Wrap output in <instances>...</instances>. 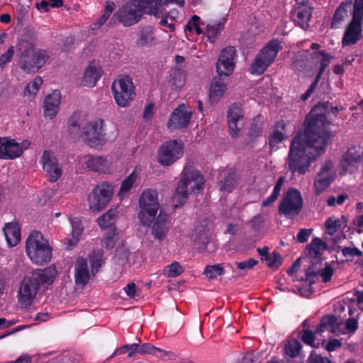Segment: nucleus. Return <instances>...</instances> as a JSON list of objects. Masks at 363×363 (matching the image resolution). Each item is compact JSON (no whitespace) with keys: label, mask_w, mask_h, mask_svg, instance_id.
<instances>
[{"label":"nucleus","mask_w":363,"mask_h":363,"mask_svg":"<svg viewBox=\"0 0 363 363\" xmlns=\"http://www.w3.org/2000/svg\"><path fill=\"white\" fill-rule=\"evenodd\" d=\"M282 49L278 39L269 40L257 54L249 70L251 74L261 75L274 62L279 52Z\"/></svg>","instance_id":"obj_7"},{"label":"nucleus","mask_w":363,"mask_h":363,"mask_svg":"<svg viewBox=\"0 0 363 363\" xmlns=\"http://www.w3.org/2000/svg\"><path fill=\"white\" fill-rule=\"evenodd\" d=\"M308 61V59L305 53L299 55L294 60L292 68L296 72H303L307 69H310V65Z\"/></svg>","instance_id":"obj_49"},{"label":"nucleus","mask_w":363,"mask_h":363,"mask_svg":"<svg viewBox=\"0 0 363 363\" xmlns=\"http://www.w3.org/2000/svg\"><path fill=\"white\" fill-rule=\"evenodd\" d=\"M224 273L225 270L222 264L207 265L203 270V274L209 280L215 279L218 276H221Z\"/></svg>","instance_id":"obj_43"},{"label":"nucleus","mask_w":363,"mask_h":363,"mask_svg":"<svg viewBox=\"0 0 363 363\" xmlns=\"http://www.w3.org/2000/svg\"><path fill=\"white\" fill-rule=\"evenodd\" d=\"M332 182L327 180L326 178H321L317 175L314 180L313 187L316 195L322 194Z\"/></svg>","instance_id":"obj_54"},{"label":"nucleus","mask_w":363,"mask_h":363,"mask_svg":"<svg viewBox=\"0 0 363 363\" xmlns=\"http://www.w3.org/2000/svg\"><path fill=\"white\" fill-rule=\"evenodd\" d=\"M340 109L330 102L315 105L307 115L303 130L292 139L287 157L289 172L304 174L311 163L325 152L329 140L335 135L328 130L329 121L326 113L336 115Z\"/></svg>","instance_id":"obj_1"},{"label":"nucleus","mask_w":363,"mask_h":363,"mask_svg":"<svg viewBox=\"0 0 363 363\" xmlns=\"http://www.w3.org/2000/svg\"><path fill=\"white\" fill-rule=\"evenodd\" d=\"M192 112L187 110L184 104H182L172 112L167 122V127L171 130L186 128L189 124Z\"/></svg>","instance_id":"obj_22"},{"label":"nucleus","mask_w":363,"mask_h":363,"mask_svg":"<svg viewBox=\"0 0 363 363\" xmlns=\"http://www.w3.org/2000/svg\"><path fill=\"white\" fill-rule=\"evenodd\" d=\"M55 279V271L50 267L28 272L20 282L18 291V300L21 307L30 306L38 291L47 289Z\"/></svg>","instance_id":"obj_3"},{"label":"nucleus","mask_w":363,"mask_h":363,"mask_svg":"<svg viewBox=\"0 0 363 363\" xmlns=\"http://www.w3.org/2000/svg\"><path fill=\"white\" fill-rule=\"evenodd\" d=\"M139 345L136 343H133L131 345H123L121 347L118 348L116 353L117 354H123L128 352V356L129 357H133L135 353H139L138 350Z\"/></svg>","instance_id":"obj_58"},{"label":"nucleus","mask_w":363,"mask_h":363,"mask_svg":"<svg viewBox=\"0 0 363 363\" xmlns=\"http://www.w3.org/2000/svg\"><path fill=\"white\" fill-rule=\"evenodd\" d=\"M43 169L48 174V180L57 182L62 174V169L58 164L55 154L50 150H45L40 158Z\"/></svg>","instance_id":"obj_20"},{"label":"nucleus","mask_w":363,"mask_h":363,"mask_svg":"<svg viewBox=\"0 0 363 363\" xmlns=\"http://www.w3.org/2000/svg\"><path fill=\"white\" fill-rule=\"evenodd\" d=\"M318 176L321 178H326L328 181L333 182L335 177V173L333 169V163L331 161L326 162L321 167Z\"/></svg>","instance_id":"obj_50"},{"label":"nucleus","mask_w":363,"mask_h":363,"mask_svg":"<svg viewBox=\"0 0 363 363\" xmlns=\"http://www.w3.org/2000/svg\"><path fill=\"white\" fill-rule=\"evenodd\" d=\"M103 255L104 252L101 250H93L91 252L89 256V262L91 263L92 271L95 270V272H97L104 264V262L102 259Z\"/></svg>","instance_id":"obj_45"},{"label":"nucleus","mask_w":363,"mask_h":363,"mask_svg":"<svg viewBox=\"0 0 363 363\" xmlns=\"http://www.w3.org/2000/svg\"><path fill=\"white\" fill-rule=\"evenodd\" d=\"M26 251L30 259L38 265L48 263L52 258V249L48 240L38 231L32 232L28 237Z\"/></svg>","instance_id":"obj_6"},{"label":"nucleus","mask_w":363,"mask_h":363,"mask_svg":"<svg viewBox=\"0 0 363 363\" xmlns=\"http://www.w3.org/2000/svg\"><path fill=\"white\" fill-rule=\"evenodd\" d=\"M305 54L308 59V63L310 65V69L313 66H316L319 62V60L322 55H325V50H320L318 52H311L309 50H306Z\"/></svg>","instance_id":"obj_59"},{"label":"nucleus","mask_w":363,"mask_h":363,"mask_svg":"<svg viewBox=\"0 0 363 363\" xmlns=\"http://www.w3.org/2000/svg\"><path fill=\"white\" fill-rule=\"evenodd\" d=\"M263 133V124L262 123H259L256 118L253 120L249 132L248 136L252 140L259 138L262 135Z\"/></svg>","instance_id":"obj_53"},{"label":"nucleus","mask_w":363,"mask_h":363,"mask_svg":"<svg viewBox=\"0 0 363 363\" xmlns=\"http://www.w3.org/2000/svg\"><path fill=\"white\" fill-rule=\"evenodd\" d=\"M239 363H260L259 357L254 352L246 353Z\"/></svg>","instance_id":"obj_64"},{"label":"nucleus","mask_w":363,"mask_h":363,"mask_svg":"<svg viewBox=\"0 0 363 363\" xmlns=\"http://www.w3.org/2000/svg\"><path fill=\"white\" fill-rule=\"evenodd\" d=\"M184 143L182 140H169L162 143L157 151V161L162 166H170L184 155Z\"/></svg>","instance_id":"obj_9"},{"label":"nucleus","mask_w":363,"mask_h":363,"mask_svg":"<svg viewBox=\"0 0 363 363\" xmlns=\"http://www.w3.org/2000/svg\"><path fill=\"white\" fill-rule=\"evenodd\" d=\"M352 1L345 0L336 8L330 22L332 29H339L349 16V11L351 9Z\"/></svg>","instance_id":"obj_27"},{"label":"nucleus","mask_w":363,"mask_h":363,"mask_svg":"<svg viewBox=\"0 0 363 363\" xmlns=\"http://www.w3.org/2000/svg\"><path fill=\"white\" fill-rule=\"evenodd\" d=\"M236 50L233 46H227L223 48L219 55L216 65V70L218 74H223L224 77H228L235 69V57Z\"/></svg>","instance_id":"obj_18"},{"label":"nucleus","mask_w":363,"mask_h":363,"mask_svg":"<svg viewBox=\"0 0 363 363\" xmlns=\"http://www.w3.org/2000/svg\"><path fill=\"white\" fill-rule=\"evenodd\" d=\"M0 159L13 160L18 157L23 152V149L20 144L16 143L15 140H9L6 138H2L1 143H0Z\"/></svg>","instance_id":"obj_24"},{"label":"nucleus","mask_w":363,"mask_h":363,"mask_svg":"<svg viewBox=\"0 0 363 363\" xmlns=\"http://www.w3.org/2000/svg\"><path fill=\"white\" fill-rule=\"evenodd\" d=\"M113 194V186L108 182L96 185L88 196L89 209L93 212H100L107 206Z\"/></svg>","instance_id":"obj_10"},{"label":"nucleus","mask_w":363,"mask_h":363,"mask_svg":"<svg viewBox=\"0 0 363 363\" xmlns=\"http://www.w3.org/2000/svg\"><path fill=\"white\" fill-rule=\"evenodd\" d=\"M351 16L352 19L345 27L342 38L343 47L354 45L362 38L363 18L354 16Z\"/></svg>","instance_id":"obj_17"},{"label":"nucleus","mask_w":363,"mask_h":363,"mask_svg":"<svg viewBox=\"0 0 363 363\" xmlns=\"http://www.w3.org/2000/svg\"><path fill=\"white\" fill-rule=\"evenodd\" d=\"M167 218L168 216L167 214H162L160 212L155 222L153 223L151 228V233L155 239L162 240L166 237L169 230Z\"/></svg>","instance_id":"obj_33"},{"label":"nucleus","mask_w":363,"mask_h":363,"mask_svg":"<svg viewBox=\"0 0 363 363\" xmlns=\"http://www.w3.org/2000/svg\"><path fill=\"white\" fill-rule=\"evenodd\" d=\"M327 247L326 242L319 238H314L309 245V249L314 252L315 258L319 257L321 255L320 251L326 250Z\"/></svg>","instance_id":"obj_52"},{"label":"nucleus","mask_w":363,"mask_h":363,"mask_svg":"<svg viewBox=\"0 0 363 363\" xmlns=\"http://www.w3.org/2000/svg\"><path fill=\"white\" fill-rule=\"evenodd\" d=\"M308 363H332L330 359L326 357H323L320 354H316L315 352H311L308 358Z\"/></svg>","instance_id":"obj_61"},{"label":"nucleus","mask_w":363,"mask_h":363,"mask_svg":"<svg viewBox=\"0 0 363 363\" xmlns=\"http://www.w3.org/2000/svg\"><path fill=\"white\" fill-rule=\"evenodd\" d=\"M157 197V191L152 189L145 190L140 196L138 218L144 226L150 225L155 218L160 207Z\"/></svg>","instance_id":"obj_8"},{"label":"nucleus","mask_w":363,"mask_h":363,"mask_svg":"<svg viewBox=\"0 0 363 363\" xmlns=\"http://www.w3.org/2000/svg\"><path fill=\"white\" fill-rule=\"evenodd\" d=\"M210 225L208 220H201L191 233V240L200 253L206 251L207 246L211 242Z\"/></svg>","instance_id":"obj_16"},{"label":"nucleus","mask_w":363,"mask_h":363,"mask_svg":"<svg viewBox=\"0 0 363 363\" xmlns=\"http://www.w3.org/2000/svg\"><path fill=\"white\" fill-rule=\"evenodd\" d=\"M331 58H332V57L330 55H329V54H328L327 52L325 50V55H322L321 59L320 58L319 62H320V67H319L318 71L315 77V78L316 79L320 81L326 67L329 65Z\"/></svg>","instance_id":"obj_56"},{"label":"nucleus","mask_w":363,"mask_h":363,"mask_svg":"<svg viewBox=\"0 0 363 363\" xmlns=\"http://www.w3.org/2000/svg\"><path fill=\"white\" fill-rule=\"evenodd\" d=\"M74 279L77 285L85 286L89 281V272L86 259L79 257L74 267Z\"/></svg>","instance_id":"obj_30"},{"label":"nucleus","mask_w":363,"mask_h":363,"mask_svg":"<svg viewBox=\"0 0 363 363\" xmlns=\"http://www.w3.org/2000/svg\"><path fill=\"white\" fill-rule=\"evenodd\" d=\"M155 30L153 26L147 25L139 28L135 41L137 47L150 48L155 44Z\"/></svg>","instance_id":"obj_28"},{"label":"nucleus","mask_w":363,"mask_h":363,"mask_svg":"<svg viewBox=\"0 0 363 363\" xmlns=\"http://www.w3.org/2000/svg\"><path fill=\"white\" fill-rule=\"evenodd\" d=\"M284 182V177L281 176L278 178L275 186L274 187L273 191L269 196H268L266 199L263 200L262 202V206L263 207H267L273 203L280 195L281 187Z\"/></svg>","instance_id":"obj_40"},{"label":"nucleus","mask_w":363,"mask_h":363,"mask_svg":"<svg viewBox=\"0 0 363 363\" xmlns=\"http://www.w3.org/2000/svg\"><path fill=\"white\" fill-rule=\"evenodd\" d=\"M184 269L179 262L174 261L164 268V275L166 277H177L181 275Z\"/></svg>","instance_id":"obj_47"},{"label":"nucleus","mask_w":363,"mask_h":363,"mask_svg":"<svg viewBox=\"0 0 363 363\" xmlns=\"http://www.w3.org/2000/svg\"><path fill=\"white\" fill-rule=\"evenodd\" d=\"M262 261H266L269 267L277 269L282 263V257L279 252L274 251L272 254H269L263 257Z\"/></svg>","instance_id":"obj_48"},{"label":"nucleus","mask_w":363,"mask_h":363,"mask_svg":"<svg viewBox=\"0 0 363 363\" xmlns=\"http://www.w3.org/2000/svg\"><path fill=\"white\" fill-rule=\"evenodd\" d=\"M286 123L284 120L278 121L272 128V130L268 137L269 151H276L278 145L287 138L286 135Z\"/></svg>","instance_id":"obj_23"},{"label":"nucleus","mask_w":363,"mask_h":363,"mask_svg":"<svg viewBox=\"0 0 363 363\" xmlns=\"http://www.w3.org/2000/svg\"><path fill=\"white\" fill-rule=\"evenodd\" d=\"M339 329V323L337 318L333 314H327L323 315L318 325L315 327V333L319 334L325 331H329L335 333Z\"/></svg>","instance_id":"obj_34"},{"label":"nucleus","mask_w":363,"mask_h":363,"mask_svg":"<svg viewBox=\"0 0 363 363\" xmlns=\"http://www.w3.org/2000/svg\"><path fill=\"white\" fill-rule=\"evenodd\" d=\"M137 9L144 15H152L157 18L163 10L164 6L175 3L183 6L185 0H130Z\"/></svg>","instance_id":"obj_15"},{"label":"nucleus","mask_w":363,"mask_h":363,"mask_svg":"<svg viewBox=\"0 0 363 363\" xmlns=\"http://www.w3.org/2000/svg\"><path fill=\"white\" fill-rule=\"evenodd\" d=\"M191 182L194 183L191 186V193L199 194L203 189L204 178L193 165L186 164L180 174V179L175 191L174 199L178 203L175 204V208L182 206L186 203L189 198L188 186Z\"/></svg>","instance_id":"obj_5"},{"label":"nucleus","mask_w":363,"mask_h":363,"mask_svg":"<svg viewBox=\"0 0 363 363\" xmlns=\"http://www.w3.org/2000/svg\"><path fill=\"white\" fill-rule=\"evenodd\" d=\"M3 232L9 247H14L20 242L21 228L18 223L11 222L6 223L3 228Z\"/></svg>","instance_id":"obj_31"},{"label":"nucleus","mask_w":363,"mask_h":363,"mask_svg":"<svg viewBox=\"0 0 363 363\" xmlns=\"http://www.w3.org/2000/svg\"><path fill=\"white\" fill-rule=\"evenodd\" d=\"M85 159L84 163L89 170L104 174L109 172L111 162L107 157L87 155Z\"/></svg>","instance_id":"obj_25"},{"label":"nucleus","mask_w":363,"mask_h":363,"mask_svg":"<svg viewBox=\"0 0 363 363\" xmlns=\"http://www.w3.org/2000/svg\"><path fill=\"white\" fill-rule=\"evenodd\" d=\"M137 175L133 172L121 183L118 195L120 197L125 196L133 187L136 181Z\"/></svg>","instance_id":"obj_46"},{"label":"nucleus","mask_w":363,"mask_h":363,"mask_svg":"<svg viewBox=\"0 0 363 363\" xmlns=\"http://www.w3.org/2000/svg\"><path fill=\"white\" fill-rule=\"evenodd\" d=\"M303 208V199L301 193L294 188H290L281 201L279 213L289 218L297 216Z\"/></svg>","instance_id":"obj_12"},{"label":"nucleus","mask_w":363,"mask_h":363,"mask_svg":"<svg viewBox=\"0 0 363 363\" xmlns=\"http://www.w3.org/2000/svg\"><path fill=\"white\" fill-rule=\"evenodd\" d=\"M116 240L117 238L115 230H110L106 233L102 240V246L108 250H111L115 247Z\"/></svg>","instance_id":"obj_55"},{"label":"nucleus","mask_w":363,"mask_h":363,"mask_svg":"<svg viewBox=\"0 0 363 363\" xmlns=\"http://www.w3.org/2000/svg\"><path fill=\"white\" fill-rule=\"evenodd\" d=\"M201 23L200 17L197 15H194L187 22L184 26V32L191 33L194 31L197 35H200L203 33V30L200 27Z\"/></svg>","instance_id":"obj_42"},{"label":"nucleus","mask_w":363,"mask_h":363,"mask_svg":"<svg viewBox=\"0 0 363 363\" xmlns=\"http://www.w3.org/2000/svg\"><path fill=\"white\" fill-rule=\"evenodd\" d=\"M37 41L34 30H28L21 35L16 46L21 68L27 74L38 72L50 57L49 50L35 48Z\"/></svg>","instance_id":"obj_2"},{"label":"nucleus","mask_w":363,"mask_h":363,"mask_svg":"<svg viewBox=\"0 0 363 363\" xmlns=\"http://www.w3.org/2000/svg\"><path fill=\"white\" fill-rule=\"evenodd\" d=\"M43 79L40 76H37L35 79L28 83L24 89L25 96H35L39 91L40 87L43 84Z\"/></svg>","instance_id":"obj_44"},{"label":"nucleus","mask_w":363,"mask_h":363,"mask_svg":"<svg viewBox=\"0 0 363 363\" xmlns=\"http://www.w3.org/2000/svg\"><path fill=\"white\" fill-rule=\"evenodd\" d=\"M228 77H224L223 74L215 76L211 82L209 95L211 99L217 100L220 99L226 91Z\"/></svg>","instance_id":"obj_32"},{"label":"nucleus","mask_w":363,"mask_h":363,"mask_svg":"<svg viewBox=\"0 0 363 363\" xmlns=\"http://www.w3.org/2000/svg\"><path fill=\"white\" fill-rule=\"evenodd\" d=\"M116 216V208H111L98 218V225L103 229L111 227L115 224Z\"/></svg>","instance_id":"obj_39"},{"label":"nucleus","mask_w":363,"mask_h":363,"mask_svg":"<svg viewBox=\"0 0 363 363\" xmlns=\"http://www.w3.org/2000/svg\"><path fill=\"white\" fill-rule=\"evenodd\" d=\"M72 225V238L67 240L69 247L75 246L82 235L84 227L82 222L77 218L70 219Z\"/></svg>","instance_id":"obj_36"},{"label":"nucleus","mask_w":363,"mask_h":363,"mask_svg":"<svg viewBox=\"0 0 363 363\" xmlns=\"http://www.w3.org/2000/svg\"><path fill=\"white\" fill-rule=\"evenodd\" d=\"M302 345L296 339L289 340L284 346L285 354L290 357H296L299 355Z\"/></svg>","instance_id":"obj_41"},{"label":"nucleus","mask_w":363,"mask_h":363,"mask_svg":"<svg viewBox=\"0 0 363 363\" xmlns=\"http://www.w3.org/2000/svg\"><path fill=\"white\" fill-rule=\"evenodd\" d=\"M313 11V6L294 7L291 11V18L296 26L303 30H306L309 27V21L311 18Z\"/></svg>","instance_id":"obj_26"},{"label":"nucleus","mask_w":363,"mask_h":363,"mask_svg":"<svg viewBox=\"0 0 363 363\" xmlns=\"http://www.w3.org/2000/svg\"><path fill=\"white\" fill-rule=\"evenodd\" d=\"M14 53V47L10 46L6 52L0 56V67H2L5 64L9 62Z\"/></svg>","instance_id":"obj_62"},{"label":"nucleus","mask_w":363,"mask_h":363,"mask_svg":"<svg viewBox=\"0 0 363 363\" xmlns=\"http://www.w3.org/2000/svg\"><path fill=\"white\" fill-rule=\"evenodd\" d=\"M342 222L340 219H333L328 218L325 222V227L328 230V233L330 235H335L339 228H341Z\"/></svg>","instance_id":"obj_57"},{"label":"nucleus","mask_w":363,"mask_h":363,"mask_svg":"<svg viewBox=\"0 0 363 363\" xmlns=\"http://www.w3.org/2000/svg\"><path fill=\"white\" fill-rule=\"evenodd\" d=\"M351 16L363 18V0H354L352 4Z\"/></svg>","instance_id":"obj_60"},{"label":"nucleus","mask_w":363,"mask_h":363,"mask_svg":"<svg viewBox=\"0 0 363 363\" xmlns=\"http://www.w3.org/2000/svg\"><path fill=\"white\" fill-rule=\"evenodd\" d=\"M143 14L137 9L131 1H128L113 16L123 26L129 27L138 23Z\"/></svg>","instance_id":"obj_19"},{"label":"nucleus","mask_w":363,"mask_h":363,"mask_svg":"<svg viewBox=\"0 0 363 363\" xmlns=\"http://www.w3.org/2000/svg\"><path fill=\"white\" fill-rule=\"evenodd\" d=\"M60 102L61 95L57 90L45 96L43 105L45 116L50 119L55 118L58 112Z\"/></svg>","instance_id":"obj_29"},{"label":"nucleus","mask_w":363,"mask_h":363,"mask_svg":"<svg viewBox=\"0 0 363 363\" xmlns=\"http://www.w3.org/2000/svg\"><path fill=\"white\" fill-rule=\"evenodd\" d=\"M225 19L219 20L217 23L213 25H207L206 27V35L208 38V41L211 43H213L217 39L218 35L224 29V25Z\"/></svg>","instance_id":"obj_38"},{"label":"nucleus","mask_w":363,"mask_h":363,"mask_svg":"<svg viewBox=\"0 0 363 363\" xmlns=\"http://www.w3.org/2000/svg\"><path fill=\"white\" fill-rule=\"evenodd\" d=\"M103 121H91L83 127L81 137L89 147L101 148L106 143V133L102 127Z\"/></svg>","instance_id":"obj_13"},{"label":"nucleus","mask_w":363,"mask_h":363,"mask_svg":"<svg viewBox=\"0 0 363 363\" xmlns=\"http://www.w3.org/2000/svg\"><path fill=\"white\" fill-rule=\"evenodd\" d=\"M218 185L220 191L231 192L236 184V174L234 172H223Z\"/></svg>","instance_id":"obj_37"},{"label":"nucleus","mask_w":363,"mask_h":363,"mask_svg":"<svg viewBox=\"0 0 363 363\" xmlns=\"http://www.w3.org/2000/svg\"><path fill=\"white\" fill-rule=\"evenodd\" d=\"M101 68L94 65H89L86 69L82 84L84 86L93 87L101 77Z\"/></svg>","instance_id":"obj_35"},{"label":"nucleus","mask_w":363,"mask_h":363,"mask_svg":"<svg viewBox=\"0 0 363 363\" xmlns=\"http://www.w3.org/2000/svg\"><path fill=\"white\" fill-rule=\"evenodd\" d=\"M317 334L318 333H315V329L314 330V331L306 329L302 330L299 332L298 337L306 345H309L311 347H317L316 346L314 345L315 335Z\"/></svg>","instance_id":"obj_51"},{"label":"nucleus","mask_w":363,"mask_h":363,"mask_svg":"<svg viewBox=\"0 0 363 363\" xmlns=\"http://www.w3.org/2000/svg\"><path fill=\"white\" fill-rule=\"evenodd\" d=\"M111 89L116 103L121 107L129 106L134 99L135 87L129 76L113 82Z\"/></svg>","instance_id":"obj_11"},{"label":"nucleus","mask_w":363,"mask_h":363,"mask_svg":"<svg viewBox=\"0 0 363 363\" xmlns=\"http://www.w3.org/2000/svg\"><path fill=\"white\" fill-rule=\"evenodd\" d=\"M227 120L229 134L233 138L240 135L244 126V110L240 103H233L227 111Z\"/></svg>","instance_id":"obj_14"},{"label":"nucleus","mask_w":363,"mask_h":363,"mask_svg":"<svg viewBox=\"0 0 363 363\" xmlns=\"http://www.w3.org/2000/svg\"><path fill=\"white\" fill-rule=\"evenodd\" d=\"M363 151L360 147H351L342 155L340 162L341 175L347 173L352 174L357 170L358 165L361 162Z\"/></svg>","instance_id":"obj_21"},{"label":"nucleus","mask_w":363,"mask_h":363,"mask_svg":"<svg viewBox=\"0 0 363 363\" xmlns=\"http://www.w3.org/2000/svg\"><path fill=\"white\" fill-rule=\"evenodd\" d=\"M313 229L311 228H301L297 235L296 239L300 243H305L308 240L309 236L311 235Z\"/></svg>","instance_id":"obj_63"},{"label":"nucleus","mask_w":363,"mask_h":363,"mask_svg":"<svg viewBox=\"0 0 363 363\" xmlns=\"http://www.w3.org/2000/svg\"><path fill=\"white\" fill-rule=\"evenodd\" d=\"M55 279V271L50 267L28 272L20 282L18 291V300L21 307L30 306L38 291L47 289Z\"/></svg>","instance_id":"obj_4"}]
</instances>
